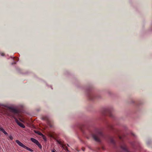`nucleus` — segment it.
<instances>
[{"label":"nucleus","mask_w":152,"mask_h":152,"mask_svg":"<svg viewBox=\"0 0 152 152\" xmlns=\"http://www.w3.org/2000/svg\"><path fill=\"white\" fill-rule=\"evenodd\" d=\"M16 142L18 144V145H19L20 146L25 148V149H26L27 150H28V151H29L31 152H33V150L26 147V146L25 145H24L22 143H21L20 142L19 140H16Z\"/></svg>","instance_id":"1"},{"label":"nucleus","mask_w":152,"mask_h":152,"mask_svg":"<svg viewBox=\"0 0 152 152\" xmlns=\"http://www.w3.org/2000/svg\"><path fill=\"white\" fill-rule=\"evenodd\" d=\"M31 140L33 142L35 143L40 149L42 148V146L38 140L33 138H31Z\"/></svg>","instance_id":"2"},{"label":"nucleus","mask_w":152,"mask_h":152,"mask_svg":"<svg viewBox=\"0 0 152 152\" xmlns=\"http://www.w3.org/2000/svg\"><path fill=\"white\" fill-rule=\"evenodd\" d=\"M93 137L94 139L96 142H99L100 140L99 138L97 136V135H93Z\"/></svg>","instance_id":"3"},{"label":"nucleus","mask_w":152,"mask_h":152,"mask_svg":"<svg viewBox=\"0 0 152 152\" xmlns=\"http://www.w3.org/2000/svg\"><path fill=\"white\" fill-rule=\"evenodd\" d=\"M10 109L11 111L14 113H18V110L15 109L11 108H10Z\"/></svg>","instance_id":"4"},{"label":"nucleus","mask_w":152,"mask_h":152,"mask_svg":"<svg viewBox=\"0 0 152 152\" xmlns=\"http://www.w3.org/2000/svg\"><path fill=\"white\" fill-rule=\"evenodd\" d=\"M121 148L125 152H127L128 151V149L125 145H124L123 146H121Z\"/></svg>","instance_id":"5"},{"label":"nucleus","mask_w":152,"mask_h":152,"mask_svg":"<svg viewBox=\"0 0 152 152\" xmlns=\"http://www.w3.org/2000/svg\"><path fill=\"white\" fill-rule=\"evenodd\" d=\"M17 123L21 127L23 128H25V126L22 123L19 122H18Z\"/></svg>","instance_id":"6"},{"label":"nucleus","mask_w":152,"mask_h":152,"mask_svg":"<svg viewBox=\"0 0 152 152\" xmlns=\"http://www.w3.org/2000/svg\"><path fill=\"white\" fill-rule=\"evenodd\" d=\"M0 130H1V131L3 132H4V131H5L4 129H3L2 128V127H0Z\"/></svg>","instance_id":"7"},{"label":"nucleus","mask_w":152,"mask_h":152,"mask_svg":"<svg viewBox=\"0 0 152 152\" xmlns=\"http://www.w3.org/2000/svg\"><path fill=\"white\" fill-rule=\"evenodd\" d=\"M9 138L11 140H12L13 139V138L12 136V135H10V136H9Z\"/></svg>","instance_id":"8"},{"label":"nucleus","mask_w":152,"mask_h":152,"mask_svg":"<svg viewBox=\"0 0 152 152\" xmlns=\"http://www.w3.org/2000/svg\"><path fill=\"white\" fill-rule=\"evenodd\" d=\"M3 133L5 135H8V133L5 131H4V132Z\"/></svg>","instance_id":"9"},{"label":"nucleus","mask_w":152,"mask_h":152,"mask_svg":"<svg viewBox=\"0 0 152 152\" xmlns=\"http://www.w3.org/2000/svg\"><path fill=\"white\" fill-rule=\"evenodd\" d=\"M57 142L58 143L60 144H61V142L60 141L57 140Z\"/></svg>","instance_id":"10"},{"label":"nucleus","mask_w":152,"mask_h":152,"mask_svg":"<svg viewBox=\"0 0 152 152\" xmlns=\"http://www.w3.org/2000/svg\"><path fill=\"white\" fill-rule=\"evenodd\" d=\"M39 135H42V133H41V132H39Z\"/></svg>","instance_id":"11"},{"label":"nucleus","mask_w":152,"mask_h":152,"mask_svg":"<svg viewBox=\"0 0 152 152\" xmlns=\"http://www.w3.org/2000/svg\"><path fill=\"white\" fill-rule=\"evenodd\" d=\"M52 152H55V150H53L52 151Z\"/></svg>","instance_id":"12"},{"label":"nucleus","mask_w":152,"mask_h":152,"mask_svg":"<svg viewBox=\"0 0 152 152\" xmlns=\"http://www.w3.org/2000/svg\"><path fill=\"white\" fill-rule=\"evenodd\" d=\"M2 55V56H4V55H3H3Z\"/></svg>","instance_id":"13"}]
</instances>
